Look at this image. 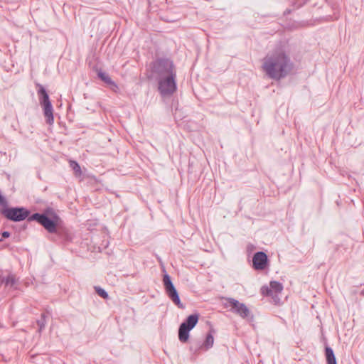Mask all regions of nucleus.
<instances>
[{"instance_id":"14","label":"nucleus","mask_w":364,"mask_h":364,"mask_svg":"<svg viewBox=\"0 0 364 364\" xmlns=\"http://www.w3.org/2000/svg\"><path fill=\"white\" fill-rule=\"evenodd\" d=\"M214 343V338L211 333H209L207 334L205 340L203 345L201 346V348H205V350H208L213 347Z\"/></svg>"},{"instance_id":"19","label":"nucleus","mask_w":364,"mask_h":364,"mask_svg":"<svg viewBox=\"0 0 364 364\" xmlns=\"http://www.w3.org/2000/svg\"><path fill=\"white\" fill-rule=\"evenodd\" d=\"M6 285H14L16 282L15 278L13 275H9L4 280Z\"/></svg>"},{"instance_id":"3","label":"nucleus","mask_w":364,"mask_h":364,"mask_svg":"<svg viewBox=\"0 0 364 364\" xmlns=\"http://www.w3.org/2000/svg\"><path fill=\"white\" fill-rule=\"evenodd\" d=\"M151 68L157 80L176 74L173 62L168 59H157L152 63Z\"/></svg>"},{"instance_id":"6","label":"nucleus","mask_w":364,"mask_h":364,"mask_svg":"<svg viewBox=\"0 0 364 364\" xmlns=\"http://www.w3.org/2000/svg\"><path fill=\"white\" fill-rule=\"evenodd\" d=\"M199 316L191 314L181 323L178 328V339L181 343H186L189 338V332L196 326Z\"/></svg>"},{"instance_id":"10","label":"nucleus","mask_w":364,"mask_h":364,"mask_svg":"<svg viewBox=\"0 0 364 364\" xmlns=\"http://www.w3.org/2000/svg\"><path fill=\"white\" fill-rule=\"evenodd\" d=\"M261 293L264 296H272L274 304H278L279 302V298L277 295H273L272 289H271L270 287L264 286L261 288Z\"/></svg>"},{"instance_id":"8","label":"nucleus","mask_w":364,"mask_h":364,"mask_svg":"<svg viewBox=\"0 0 364 364\" xmlns=\"http://www.w3.org/2000/svg\"><path fill=\"white\" fill-rule=\"evenodd\" d=\"M226 301L228 304L232 306V311L243 318H248L250 315V311L247 306L239 302L237 300L233 298H227Z\"/></svg>"},{"instance_id":"12","label":"nucleus","mask_w":364,"mask_h":364,"mask_svg":"<svg viewBox=\"0 0 364 364\" xmlns=\"http://www.w3.org/2000/svg\"><path fill=\"white\" fill-rule=\"evenodd\" d=\"M326 357L328 364H337L334 353L331 348H326Z\"/></svg>"},{"instance_id":"7","label":"nucleus","mask_w":364,"mask_h":364,"mask_svg":"<svg viewBox=\"0 0 364 364\" xmlns=\"http://www.w3.org/2000/svg\"><path fill=\"white\" fill-rule=\"evenodd\" d=\"M163 282L166 293L168 298L180 309H184V305L181 302L178 293L175 288L171 277L168 274H165L163 278Z\"/></svg>"},{"instance_id":"5","label":"nucleus","mask_w":364,"mask_h":364,"mask_svg":"<svg viewBox=\"0 0 364 364\" xmlns=\"http://www.w3.org/2000/svg\"><path fill=\"white\" fill-rule=\"evenodd\" d=\"M38 93L40 95V104L43 107L46 122L48 124L52 125L54 122L53 108L49 99V96L46 89L41 85L40 86Z\"/></svg>"},{"instance_id":"15","label":"nucleus","mask_w":364,"mask_h":364,"mask_svg":"<svg viewBox=\"0 0 364 364\" xmlns=\"http://www.w3.org/2000/svg\"><path fill=\"white\" fill-rule=\"evenodd\" d=\"M70 166L75 171L76 176H80L82 174L81 168L77 162L75 161H70Z\"/></svg>"},{"instance_id":"11","label":"nucleus","mask_w":364,"mask_h":364,"mask_svg":"<svg viewBox=\"0 0 364 364\" xmlns=\"http://www.w3.org/2000/svg\"><path fill=\"white\" fill-rule=\"evenodd\" d=\"M269 287L271 289H272L273 295H277L278 294L281 293L283 290V285L282 284V283L277 281L271 282L269 284Z\"/></svg>"},{"instance_id":"20","label":"nucleus","mask_w":364,"mask_h":364,"mask_svg":"<svg viewBox=\"0 0 364 364\" xmlns=\"http://www.w3.org/2000/svg\"><path fill=\"white\" fill-rule=\"evenodd\" d=\"M2 238L0 239V242L3 241V238H7L10 236V232L8 231H4L1 233Z\"/></svg>"},{"instance_id":"17","label":"nucleus","mask_w":364,"mask_h":364,"mask_svg":"<svg viewBox=\"0 0 364 364\" xmlns=\"http://www.w3.org/2000/svg\"><path fill=\"white\" fill-rule=\"evenodd\" d=\"M37 324L39 327V332H41L46 326V315L45 314H41V318L40 320L37 321Z\"/></svg>"},{"instance_id":"1","label":"nucleus","mask_w":364,"mask_h":364,"mask_svg":"<svg viewBox=\"0 0 364 364\" xmlns=\"http://www.w3.org/2000/svg\"><path fill=\"white\" fill-rule=\"evenodd\" d=\"M8 205L1 210V214L9 220L19 222L28 218V221H36L49 233L57 232V226L60 222L59 216L52 210L47 209L43 213H34L29 216L30 212L24 208H8Z\"/></svg>"},{"instance_id":"18","label":"nucleus","mask_w":364,"mask_h":364,"mask_svg":"<svg viewBox=\"0 0 364 364\" xmlns=\"http://www.w3.org/2000/svg\"><path fill=\"white\" fill-rule=\"evenodd\" d=\"M309 0H296L292 4L293 10L297 9L304 5Z\"/></svg>"},{"instance_id":"13","label":"nucleus","mask_w":364,"mask_h":364,"mask_svg":"<svg viewBox=\"0 0 364 364\" xmlns=\"http://www.w3.org/2000/svg\"><path fill=\"white\" fill-rule=\"evenodd\" d=\"M97 75H98L99 78H100L105 83H107L108 85H112L116 86V84L114 82V81L112 80V79L110 78L109 75L107 74L106 73H105L102 70H99L97 72Z\"/></svg>"},{"instance_id":"2","label":"nucleus","mask_w":364,"mask_h":364,"mask_svg":"<svg viewBox=\"0 0 364 364\" xmlns=\"http://www.w3.org/2000/svg\"><path fill=\"white\" fill-rule=\"evenodd\" d=\"M293 63L282 46L269 52L262 60V68L267 76L279 80L291 72Z\"/></svg>"},{"instance_id":"9","label":"nucleus","mask_w":364,"mask_h":364,"mask_svg":"<svg viewBox=\"0 0 364 364\" xmlns=\"http://www.w3.org/2000/svg\"><path fill=\"white\" fill-rule=\"evenodd\" d=\"M267 256L264 252H256L252 258L253 267L256 270H263L267 265Z\"/></svg>"},{"instance_id":"22","label":"nucleus","mask_w":364,"mask_h":364,"mask_svg":"<svg viewBox=\"0 0 364 364\" xmlns=\"http://www.w3.org/2000/svg\"><path fill=\"white\" fill-rule=\"evenodd\" d=\"M360 294H361L362 296H364V289L360 291Z\"/></svg>"},{"instance_id":"4","label":"nucleus","mask_w":364,"mask_h":364,"mask_svg":"<svg viewBox=\"0 0 364 364\" xmlns=\"http://www.w3.org/2000/svg\"><path fill=\"white\" fill-rule=\"evenodd\" d=\"M176 74L158 79V90L163 97H170L177 90Z\"/></svg>"},{"instance_id":"21","label":"nucleus","mask_w":364,"mask_h":364,"mask_svg":"<svg viewBox=\"0 0 364 364\" xmlns=\"http://www.w3.org/2000/svg\"><path fill=\"white\" fill-rule=\"evenodd\" d=\"M291 12V10L290 9H287L285 11H284V14H289Z\"/></svg>"},{"instance_id":"16","label":"nucleus","mask_w":364,"mask_h":364,"mask_svg":"<svg viewBox=\"0 0 364 364\" xmlns=\"http://www.w3.org/2000/svg\"><path fill=\"white\" fill-rule=\"evenodd\" d=\"M95 289L97 294L103 299H107L109 295L107 292L100 287H95Z\"/></svg>"}]
</instances>
